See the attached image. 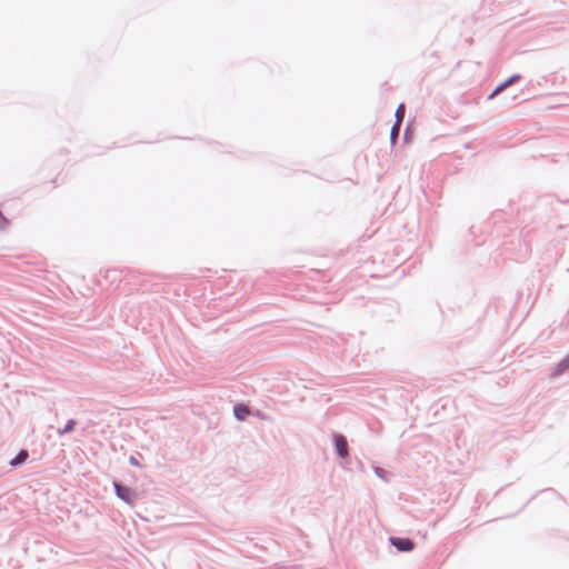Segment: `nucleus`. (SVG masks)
<instances>
[{
	"label": "nucleus",
	"instance_id": "1",
	"mask_svg": "<svg viewBox=\"0 0 569 569\" xmlns=\"http://www.w3.org/2000/svg\"><path fill=\"white\" fill-rule=\"evenodd\" d=\"M114 486V490H116V493L117 496L122 500L124 501L128 505H133V501L136 499V493L134 491L129 488V487H124L118 482H114L113 483Z\"/></svg>",
	"mask_w": 569,
	"mask_h": 569
},
{
	"label": "nucleus",
	"instance_id": "2",
	"mask_svg": "<svg viewBox=\"0 0 569 569\" xmlns=\"http://www.w3.org/2000/svg\"><path fill=\"white\" fill-rule=\"evenodd\" d=\"M390 542L395 546L399 551H411L413 549V542L407 538H390Z\"/></svg>",
	"mask_w": 569,
	"mask_h": 569
},
{
	"label": "nucleus",
	"instance_id": "3",
	"mask_svg": "<svg viewBox=\"0 0 569 569\" xmlns=\"http://www.w3.org/2000/svg\"><path fill=\"white\" fill-rule=\"evenodd\" d=\"M336 448L338 451V455L341 458H346L348 456V443L345 437L342 436H336L335 438Z\"/></svg>",
	"mask_w": 569,
	"mask_h": 569
},
{
	"label": "nucleus",
	"instance_id": "4",
	"mask_svg": "<svg viewBox=\"0 0 569 569\" xmlns=\"http://www.w3.org/2000/svg\"><path fill=\"white\" fill-rule=\"evenodd\" d=\"M233 412L238 420H244L249 416L250 410L246 405H237Z\"/></svg>",
	"mask_w": 569,
	"mask_h": 569
},
{
	"label": "nucleus",
	"instance_id": "5",
	"mask_svg": "<svg viewBox=\"0 0 569 569\" xmlns=\"http://www.w3.org/2000/svg\"><path fill=\"white\" fill-rule=\"evenodd\" d=\"M28 458V452L26 450H21L14 459L10 461L11 466H18L23 463Z\"/></svg>",
	"mask_w": 569,
	"mask_h": 569
},
{
	"label": "nucleus",
	"instance_id": "6",
	"mask_svg": "<svg viewBox=\"0 0 569 569\" xmlns=\"http://www.w3.org/2000/svg\"><path fill=\"white\" fill-rule=\"evenodd\" d=\"M405 118V106L400 104L396 110V123L401 124Z\"/></svg>",
	"mask_w": 569,
	"mask_h": 569
},
{
	"label": "nucleus",
	"instance_id": "7",
	"mask_svg": "<svg viewBox=\"0 0 569 569\" xmlns=\"http://www.w3.org/2000/svg\"><path fill=\"white\" fill-rule=\"evenodd\" d=\"M400 126L399 123H395L393 127L391 128V132H390V139L392 142L396 141V139L398 138L399 136V131H400Z\"/></svg>",
	"mask_w": 569,
	"mask_h": 569
},
{
	"label": "nucleus",
	"instance_id": "8",
	"mask_svg": "<svg viewBox=\"0 0 569 569\" xmlns=\"http://www.w3.org/2000/svg\"><path fill=\"white\" fill-rule=\"evenodd\" d=\"M519 77L518 76H513L511 77L510 79H508L507 81H505L503 83H501L500 86H498L495 90L493 93H497L499 91H501L502 89H505L507 86H509L510 83H512L516 79H518Z\"/></svg>",
	"mask_w": 569,
	"mask_h": 569
},
{
	"label": "nucleus",
	"instance_id": "9",
	"mask_svg": "<svg viewBox=\"0 0 569 569\" xmlns=\"http://www.w3.org/2000/svg\"><path fill=\"white\" fill-rule=\"evenodd\" d=\"M8 226H9V220L0 211V230L7 229Z\"/></svg>",
	"mask_w": 569,
	"mask_h": 569
},
{
	"label": "nucleus",
	"instance_id": "10",
	"mask_svg": "<svg viewBox=\"0 0 569 569\" xmlns=\"http://www.w3.org/2000/svg\"><path fill=\"white\" fill-rule=\"evenodd\" d=\"M74 425H76L74 420H69L67 422L66 427L63 428V430L61 431V433H67V432L72 431L74 428Z\"/></svg>",
	"mask_w": 569,
	"mask_h": 569
},
{
	"label": "nucleus",
	"instance_id": "11",
	"mask_svg": "<svg viewBox=\"0 0 569 569\" xmlns=\"http://www.w3.org/2000/svg\"><path fill=\"white\" fill-rule=\"evenodd\" d=\"M130 462L133 465V466H138V461L136 458L131 457L130 458Z\"/></svg>",
	"mask_w": 569,
	"mask_h": 569
}]
</instances>
